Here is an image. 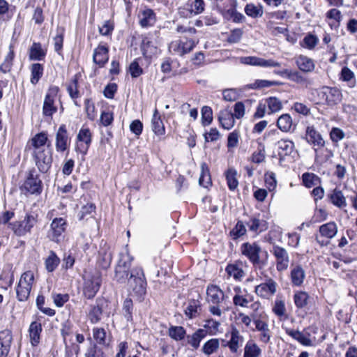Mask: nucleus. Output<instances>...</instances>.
<instances>
[{"label":"nucleus","mask_w":357,"mask_h":357,"mask_svg":"<svg viewBox=\"0 0 357 357\" xmlns=\"http://www.w3.org/2000/svg\"><path fill=\"white\" fill-rule=\"evenodd\" d=\"M22 192L31 195H39L43 190V183L35 168H32L26 173V179L20 187Z\"/></svg>","instance_id":"obj_3"},{"label":"nucleus","mask_w":357,"mask_h":357,"mask_svg":"<svg viewBox=\"0 0 357 357\" xmlns=\"http://www.w3.org/2000/svg\"><path fill=\"white\" fill-rule=\"evenodd\" d=\"M235 117L229 109H225L220 111L218 121L221 126L226 130L231 129L235 124Z\"/></svg>","instance_id":"obj_27"},{"label":"nucleus","mask_w":357,"mask_h":357,"mask_svg":"<svg viewBox=\"0 0 357 357\" xmlns=\"http://www.w3.org/2000/svg\"><path fill=\"white\" fill-rule=\"evenodd\" d=\"M13 342V335L10 330L0 331V357H8Z\"/></svg>","instance_id":"obj_20"},{"label":"nucleus","mask_w":357,"mask_h":357,"mask_svg":"<svg viewBox=\"0 0 357 357\" xmlns=\"http://www.w3.org/2000/svg\"><path fill=\"white\" fill-rule=\"evenodd\" d=\"M34 280L33 273L31 271L24 272L20 279L16 287L17 298L20 302L28 300Z\"/></svg>","instance_id":"obj_5"},{"label":"nucleus","mask_w":357,"mask_h":357,"mask_svg":"<svg viewBox=\"0 0 357 357\" xmlns=\"http://www.w3.org/2000/svg\"><path fill=\"white\" fill-rule=\"evenodd\" d=\"M15 58V52L12 45L9 46V52L4 58L3 63L0 65V71L3 73H8L11 70Z\"/></svg>","instance_id":"obj_36"},{"label":"nucleus","mask_w":357,"mask_h":357,"mask_svg":"<svg viewBox=\"0 0 357 357\" xmlns=\"http://www.w3.org/2000/svg\"><path fill=\"white\" fill-rule=\"evenodd\" d=\"M91 142L92 134L90 129L82 127L77 135L75 151L85 155L87 153Z\"/></svg>","instance_id":"obj_10"},{"label":"nucleus","mask_w":357,"mask_h":357,"mask_svg":"<svg viewBox=\"0 0 357 357\" xmlns=\"http://www.w3.org/2000/svg\"><path fill=\"white\" fill-rule=\"evenodd\" d=\"M240 250L241 254L247 257L254 266L262 268L266 264L265 260L260 259L261 248L257 243H244L241 245Z\"/></svg>","instance_id":"obj_4"},{"label":"nucleus","mask_w":357,"mask_h":357,"mask_svg":"<svg viewBox=\"0 0 357 357\" xmlns=\"http://www.w3.org/2000/svg\"><path fill=\"white\" fill-rule=\"evenodd\" d=\"M310 296L305 291H297L294 295V301L295 305L299 308H304L308 303Z\"/></svg>","instance_id":"obj_47"},{"label":"nucleus","mask_w":357,"mask_h":357,"mask_svg":"<svg viewBox=\"0 0 357 357\" xmlns=\"http://www.w3.org/2000/svg\"><path fill=\"white\" fill-rule=\"evenodd\" d=\"M152 130L157 135H162L165 134V126L159 116L158 110L155 109L151 120Z\"/></svg>","instance_id":"obj_42"},{"label":"nucleus","mask_w":357,"mask_h":357,"mask_svg":"<svg viewBox=\"0 0 357 357\" xmlns=\"http://www.w3.org/2000/svg\"><path fill=\"white\" fill-rule=\"evenodd\" d=\"M130 276V271H128L122 268L116 267L115 268V279L119 283H125L128 281Z\"/></svg>","instance_id":"obj_62"},{"label":"nucleus","mask_w":357,"mask_h":357,"mask_svg":"<svg viewBox=\"0 0 357 357\" xmlns=\"http://www.w3.org/2000/svg\"><path fill=\"white\" fill-rule=\"evenodd\" d=\"M318 95L328 106L338 104L342 100L341 91L335 87L324 86Z\"/></svg>","instance_id":"obj_14"},{"label":"nucleus","mask_w":357,"mask_h":357,"mask_svg":"<svg viewBox=\"0 0 357 357\" xmlns=\"http://www.w3.org/2000/svg\"><path fill=\"white\" fill-rule=\"evenodd\" d=\"M277 288V282L273 279L267 277L264 282L255 287V292L262 298L270 299L276 293Z\"/></svg>","instance_id":"obj_9"},{"label":"nucleus","mask_w":357,"mask_h":357,"mask_svg":"<svg viewBox=\"0 0 357 357\" xmlns=\"http://www.w3.org/2000/svg\"><path fill=\"white\" fill-rule=\"evenodd\" d=\"M220 323L213 319H209L205 321L204 328L211 335H215L219 332Z\"/></svg>","instance_id":"obj_53"},{"label":"nucleus","mask_w":357,"mask_h":357,"mask_svg":"<svg viewBox=\"0 0 357 357\" xmlns=\"http://www.w3.org/2000/svg\"><path fill=\"white\" fill-rule=\"evenodd\" d=\"M250 231L253 232H261L267 229V222L256 217L252 218L247 223Z\"/></svg>","instance_id":"obj_37"},{"label":"nucleus","mask_w":357,"mask_h":357,"mask_svg":"<svg viewBox=\"0 0 357 357\" xmlns=\"http://www.w3.org/2000/svg\"><path fill=\"white\" fill-rule=\"evenodd\" d=\"M204 0H188L187 4L179 8V14L183 17H190L202 13L204 10Z\"/></svg>","instance_id":"obj_15"},{"label":"nucleus","mask_w":357,"mask_h":357,"mask_svg":"<svg viewBox=\"0 0 357 357\" xmlns=\"http://www.w3.org/2000/svg\"><path fill=\"white\" fill-rule=\"evenodd\" d=\"M330 202L340 209H344L347 206V202L342 190L339 188L332 190L328 195Z\"/></svg>","instance_id":"obj_22"},{"label":"nucleus","mask_w":357,"mask_h":357,"mask_svg":"<svg viewBox=\"0 0 357 357\" xmlns=\"http://www.w3.org/2000/svg\"><path fill=\"white\" fill-rule=\"evenodd\" d=\"M101 275L99 272L89 275L86 279L84 287V295L88 299L93 298L98 291L101 284Z\"/></svg>","instance_id":"obj_7"},{"label":"nucleus","mask_w":357,"mask_h":357,"mask_svg":"<svg viewBox=\"0 0 357 357\" xmlns=\"http://www.w3.org/2000/svg\"><path fill=\"white\" fill-rule=\"evenodd\" d=\"M340 79L347 82V85L350 88H353L356 85V82L354 73L348 67L344 66L342 68Z\"/></svg>","instance_id":"obj_46"},{"label":"nucleus","mask_w":357,"mask_h":357,"mask_svg":"<svg viewBox=\"0 0 357 357\" xmlns=\"http://www.w3.org/2000/svg\"><path fill=\"white\" fill-rule=\"evenodd\" d=\"M168 335L176 342L184 340L186 336V330L180 326H171L167 331Z\"/></svg>","instance_id":"obj_35"},{"label":"nucleus","mask_w":357,"mask_h":357,"mask_svg":"<svg viewBox=\"0 0 357 357\" xmlns=\"http://www.w3.org/2000/svg\"><path fill=\"white\" fill-rule=\"evenodd\" d=\"M280 82L277 81H269L266 79H257L250 84V88L253 89L268 88L272 86H278Z\"/></svg>","instance_id":"obj_57"},{"label":"nucleus","mask_w":357,"mask_h":357,"mask_svg":"<svg viewBox=\"0 0 357 357\" xmlns=\"http://www.w3.org/2000/svg\"><path fill=\"white\" fill-rule=\"evenodd\" d=\"M246 233V228L243 224V222L241 220L238 221L234 228L230 231V236L234 239L236 240Z\"/></svg>","instance_id":"obj_59"},{"label":"nucleus","mask_w":357,"mask_h":357,"mask_svg":"<svg viewBox=\"0 0 357 357\" xmlns=\"http://www.w3.org/2000/svg\"><path fill=\"white\" fill-rule=\"evenodd\" d=\"M31 82L36 84L43 74V67L40 63H33L31 66Z\"/></svg>","instance_id":"obj_51"},{"label":"nucleus","mask_w":357,"mask_h":357,"mask_svg":"<svg viewBox=\"0 0 357 357\" xmlns=\"http://www.w3.org/2000/svg\"><path fill=\"white\" fill-rule=\"evenodd\" d=\"M285 332L288 335L291 337L295 340L298 341L302 345L308 347L312 345V342L309 337V334L308 335H306L299 331H296L291 328H286Z\"/></svg>","instance_id":"obj_30"},{"label":"nucleus","mask_w":357,"mask_h":357,"mask_svg":"<svg viewBox=\"0 0 357 357\" xmlns=\"http://www.w3.org/2000/svg\"><path fill=\"white\" fill-rule=\"evenodd\" d=\"M229 334V340H222V347H228L231 354H238L240 349L243 346L244 338L241 335L239 331L235 327H232Z\"/></svg>","instance_id":"obj_11"},{"label":"nucleus","mask_w":357,"mask_h":357,"mask_svg":"<svg viewBox=\"0 0 357 357\" xmlns=\"http://www.w3.org/2000/svg\"><path fill=\"white\" fill-rule=\"evenodd\" d=\"M298 68L305 73L312 72L314 69V63L312 59L301 55L296 59Z\"/></svg>","instance_id":"obj_38"},{"label":"nucleus","mask_w":357,"mask_h":357,"mask_svg":"<svg viewBox=\"0 0 357 357\" xmlns=\"http://www.w3.org/2000/svg\"><path fill=\"white\" fill-rule=\"evenodd\" d=\"M271 252L276 259V268L278 271L287 269L289 264V257L287 250L279 245H273Z\"/></svg>","instance_id":"obj_17"},{"label":"nucleus","mask_w":357,"mask_h":357,"mask_svg":"<svg viewBox=\"0 0 357 357\" xmlns=\"http://www.w3.org/2000/svg\"><path fill=\"white\" fill-rule=\"evenodd\" d=\"M261 349L252 341H248L244 347L243 357H261Z\"/></svg>","instance_id":"obj_41"},{"label":"nucleus","mask_w":357,"mask_h":357,"mask_svg":"<svg viewBox=\"0 0 357 357\" xmlns=\"http://www.w3.org/2000/svg\"><path fill=\"white\" fill-rule=\"evenodd\" d=\"M266 105H267L269 109V114L278 112L282 108L281 101L275 97H269L266 100Z\"/></svg>","instance_id":"obj_56"},{"label":"nucleus","mask_w":357,"mask_h":357,"mask_svg":"<svg viewBox=\"0 0 357 357\" xmlns=\"http://www.w3.org/2000/svg\"><path fill=\"white\" fill-rule=\"evenodd\" d=\"M139 23L143 28L153 26L157 20L156 14L153 10L145 6L139 13Z\"/></svg>","instance_id":"obj_19"},{"label":"nucleus","mask_w":357,"mask_h":357,"mask_svg":"<svg viewBox=\"0 0 357 357\" xmlns=\"http://www.w3.org/2000/svg\"><path fill=\"white\" fill-rule=\"evenodd\" d=\"M213 121V112L210 107L204 106L202 108V121L204 126H208Z\"/></svg>","instance_id":"obj_61"},{"label":"nucleus","mask_w":357,"mask_h":357,"mask_svg":"<svg viewBox=\"0 0 357 357\" xmlns=\"http://www.w3.org/2000/svg\"><path fill=\"white\" fill-rule=\"evenodd\" d=\"M305 139L307 142L318 148L324 146L325 142L320 133L313 126H307L305 131Z\"/></svg>","instance_id":"obj_25"},{"label":"nucleus","mask_w":357,"mask_h":357,"mask_svg":"<svg viewBox=\"0 0 357 357\" xmlns=\"http://www.w3.org/2000/svg\"><path fill=\"white\" fill-rule=\"evenodd\" d=\"M59 89L56 86H51L45 97L43 114L45 116H52L57 111V107L54 105V100L57 96Z\"/></svg>","instance_id":"obj_12"},{"label":"nucleus","mask_w":357,"mask_h":357,"mask_svg":"<svg viewBox=\"0 0 357 357\" xmlns=\"http://www.w3.org/2000/svg\"><path fill=\"white\" fill-rule=\"evenodd\" d=\"M59 263V258L53 251H51L49 257L45 260L46 269L49 272H52L56 268Z\"/></svg>","instance_id":"obj_55"},{"label":"nucleus","mask_w":357,"mask_h":357,"mask_svg":"<svg viewBox=\"0 0 357 357\" xmlns=\"http://www.w3.org/2000/svg\"><path fill=\"white\" fill-rule=\"evenodd\" d=\"M70 144V138L68 135L65 124L59 126L55 136V149L58 153L66 151Z\"/></svg>","instance_id":"obj_16"},{"label":"nucleus","mask_w":357,"mask_h":357,"mask_svg":"<svg viewBox=\"0 0 357 357\" xmlns=\"http://www.w3.org/2000/svg\"><path fill=\"white\" fill-rule=\"evenodd\" d=\"M202 311L200 301L192 299L188 301V305L185 309V314L189 319L197 317Z\"/></svg>","instance_id":"obj_31"},{"label":"nucleus","mask_w":357,"mask_h":357,"mask_svg":"<svg viewBox=\"0 0 357 357\" xmlns=\"http://www.w3.org/2000/svg\"><path fill=\"white\" fill-rule=\"evenodd\" d=\"M225 271L229 277H232L236 281H241L245 275V273L243 270V264L241 261L229 264Z\"/></svg>","instance_id":"obj_23"},{"label":"nucleus","mask_w":357,"mask_h":357,"mask_svg":"<svg viewBox=\"0 0 357 357\" xmlns=\"http://www.w3.org/2000/svg\"><path fill=\"white\" fill-rule=\"evenodd\" d=\"M225 176L229 190H234L238 185L236 171L233 168H230L225 172Z\"/></svg>","instance_id":"obj_49"},{"label":"nucleus","mask_w":357,"mask_h":357,"mask_svg":"<svg viewBox=\"0 0 357 357\" xmlns=\"http://www.w3.org/2000/svg\"><path fill=\"white\" fill-rule=\"evenodd\" d=\"M234 290L236 292L233 298L234 304L243 307H248V303L252 300V296L241 295L242 289L240 287H236Z\"/></svg>","instance_id":"obj_34"},{"label":"nucleus","mask_w":357,"mask_h":357,"mask_svg":"<svg viewBox=\"0 0 357 357\" xmlns=\"http://www.w3.org/2000/svg\"><path fill=\"white\" fill-rule=\"evenodd\" d=\"M37 222L36 216L31 213H26L24 218L20 221H15L10 224L14 233L18 236H25L31 233L32 228Z\"/></svg>","instance_id":"obj_6"},{"label":"nucleus","mask_w":357,"mask_h":357,"mask_svg":"<svg viewBox=\"0 0 357 357\" xmlns=\"http://www.w3.org/2000/svg\"><path fill=\"white\" fill-rule=\"evenodd\" d=\"M133 308L132 299L130 298H126L123 303L122 312L128 321L132 320Z\"/></svg>","instance_id":"obj_52"},{"label":"nucleus","mask_w":357,"mask_h":357,"mask_svg":"<svg viewBox=\"0 0 357 357\" xmlns=\"http://www.w3.org/2000/svg\"><path fill=\"white\" fill-rule=\"evenodd\" d=\"M102 310L99 305H94L91 307L89 313V319L92 324H96L101 319Z\"/></svg>","instance_id":"obj_58"},{"label":"nucleus","mask_w":357,"mask_h":357,"mask_svg":"<svg viewBox=\"0 0 357 357\" xmlns=\"http://www.w3.org/2000/svg\"><path fill=\"white\" fill-rule=\"evenodd\" d=\"M245 13L250 17L257 18L261 17L264 12L261 6H256L253 3H248L245 7Z\"/></svg>","instance_id":"obj_54"},{"label":"nucleus","mask_w":357,"mask_h":357,"mask_svg":"<svg viewBox=\"0 0 357 357\" xmlns=\"http://www.w3.org/2000/svg\"><path fill=\"white\" fill-rule=\"evenodd\" d=\"M305 276V271L300 266H296L291 271V279L294 285H301L303 282Z\"/></svg>","instance_id":"obj_43"},{"label":"nucleus","mask_w":357,"mask_h":357,"mask_svg":"<svg viewBox=\"0 0 357 357\" xmlns=\"http://www.w3.org/2000/svg\"><path fill=\"white\" fill-rule=\"evenodd\" d=\"M337 232V225L334 222H329L319 227L321 236L328 239L333 238Z\"/></svg>","instance_id":"obj_33"},{"label":"nucleus","mask_w":357,"mask_h":357,"mask_svg":"<svg viewBox=\"0 0 357 357\" xmlns=\"http://www.w3.org/2000/svg\"><path fill=\"white\" fill-rule=\"evenodd\" d=\"M132 260L133 257L130 256L128 252L121 253L120 255V259L116 267L122 268L123 269H126L128 271H130L132 270L130 269V267Z\"/></svg>","instance_id":"obj_50"},{"label":"nucleus","mask_w":357,"mask_h":357,"mask_svg":"<svg viewBox=\"0 0 357 357\" xmlns=\"http://www.w3.org/2000/svg\"><path fill=\"white\" fill-rule=\"evenodd\" d=\"M108 47L105 45H99L98 47L94 50L93 60L95 63L100 67L103 66L109 59Z\"/></svg>","instance_id":"obj_28"},{"label":"nucleus","mask_w":357,"mask_h":357,"mask_svg":"<svg viewBox=\"0 0 357 357\" xmlns=\"http://www.w3.org/2000/svg\"><path fill=\"white\" fill-rule=\"evenodd\" d=\"M253 323L255 326V331L259 333L258 337L260 342L267 344L270 342L272 333L269 328L267 320L261 314L259 317H253Z\"/></svg>","instance_id":"obj_13"},{"label":"nucleus","mask_w":357,"mask_h":357,"mask_svg":"<svg viewBox=\"0 0 357 357\" xmlns=\"http://www.w3.org/2000/svg\"><path fill=\"white\" fill-rule=\"evenodd\" d=\"M277 126L280 130L289 132L292 126L291 116L288 114L281 115L277 121Z\"/></svg>","instance_id":"obj_45"},{"label":"nucleus","mask_w":357,"mask_h":357,"mask_svg":"<svg viewBox=\"0 0 357 357\" xmlns=\"http://www.w3.org/2000/svg\"><path fill=\"white\" fill-rule=\"evenodd\" d=\"M67 91L73 99H77L79 97V91L78 90V81L75 76L67 86Z\"/></svg>","instance_id":"obj_60"},{"label":"nucleus","mask_w":357,"mask_h":357,"mask_svg":"<svg viewBox=\"0 0 357 357\" xmlns=\"http://www.w3.org/2000/svg\"><path fill=\"white\" fill-rule=\"evenodd\" d=\"M29 332L31 345L33 347L37 346L40 340V333L42 332L41 324L38 321L32 322L29 326Z\"/></svg>","instance_id":"obj_29"},{"label":"nucleus","mask_w":357,"mask_h":357,"mask_svg":"<svg viewBox=\"0 0 357 357\" xmlns=\"http://www.w3.org/2000/svg\"><path fill=\"white\" fill-rule=\"evenodd\" d=\"M277 73L280 75H285L290 80L295 82L296 83L301 84H305L307 82V79L305 78L304 77H303L297 71H291V70L285 69L283 71L277 72Z\"/></svg>","instance_id":"obj_44"},{"label":"nucleus","mask_w":357,"mask_h":357,"mask_svg":"<svg viewBox=\"0 0 357 357\" xmlns=\"http://www.w3.org/2000/svg\"><path fill=\"white\" fill-rule=\"evenodd\" d=\"M273 312L279 317L284 316L286 314L284 301L277 298L273 307Z\"/></svg>","instance_id":"obj_64"},{"label":"nucleus","mask_w":357,"mask_h":357,"mask_svg":"<svg viewBox=\"0 0 357 357\" xmlns=\"http://www.w3.org/2000/svg\"><path fill=\"white\" fill-rule=\"evenodd\" d=\"M303 185L307 188L316 186L321 183L320 178L313 173H304L302 175Z\"/></svg>","instance_id":"obj_48"},{"label":"nucleus","mask_w":357,"mask_h":357,"mask_svg":"<svg viewBox=\"0 0 357 357\" xmlns=\"http://www.w3.org/2000/svg\"><path fill=\"white\" fill-rule=\"evenodd\" d=\"M207 335V331L202 328L197 329L192 335H186L185 345H190L193 349L199 347L201 341Z\"/></svg>","instance_id":"obj_26"},{"label":"nucleus","mask_w":357,"mask_h":357,"mask_svg":"<svg viewBox=\"0 0 357 357\" xmlns=\"http://www.w3.org/2000/svg\"><path fill=\"white\" fill-rule=\"evenodd\" d=\"M46 55V52L43 50L40 43H33L29 50L30 60L41 61Z\"/></svg>","instance_id":"obj_40"},{"label":"nucleus","mask_w":357,"mask_h":357,"mask_svg":"<svg viewBox=\"0 0 357 357\" xmlns=\"http://www.w3.org/2000/svg\"><path fill=\"white\" fill-rule=\"evenodd\" d=\"M278 155L280 158L289 155L294 151V143L289 139H281L278 142Z\"/></svg>","instance_id":"obj_32"},{"label":"nucleus","mask_w":357,"mask_h":357,"mask_svg":"<svg viewBox=\"0 0 357 357\" xmlns=\"http://www.w3.org/2000/svg\"><path fill=\"white\" fill-rule=\"evenodd\" d=\"M210 174L208 172V167L205 163L202 165V174L199 178V183L200 185L207 188L210 183Z\"/></svg>","instance_id":"obj_63"},{"label":"nucleus","mask_w":357,"mask_h":357,"mask_svg":"<svg viewBox=\"0 0 357 357\" xmlns=\"http://www.w3.org/2000/svg\"><path fill=\"white\" fill-rule=\"evenodd\" d=\"M67 221L63 218H55L53 219L51 225L52 239L54 241L58 242L59 238L63 233L65 232L67 228Z\"/></svg>","instance_id":"obj_21"},{"label":"nucleus","mask_w":357,"mask_h":357,"mask_svg":"<svg viewBox=\"0 0 357 357\" xmlns=\"http://www.w3.org/2000/svg\"><path fill=\"white\" fill-rule=\"evenodd\" d=\"M220 348V340L212 338L206 341L202 346V351L207 356L218 351Z\"/></svg>","instance_id":"obj_39"},{"label":"nucleus","mask_w":357,"mask_h":357,"mask_svg":"<svg viewBox=\"0 0 357 357\" xmlns=\"http://www.w3.org/2000/svg\"><path fill=\"white\" fill-rule=\"evenodd\" d=\"M208 301L213 305H219L225 298L224 292L217 285H209L206 290Z\"/></svg>","instance_id":"obj_24"},{"label":"nucleus","mask_w":357,"mask_h":357,"mask_svg":"<svg viewBox=\"0 0 357 357\" xmlns=\"http://www.w3.org/2000/svg\"><path fill=\"white\" fill-rule=\"evenodd\" d=\"M50 146L45 132L36 134L26 146V149L31 151L35 164L42 173L47 172L52 163V152Z\"/></svg>","instance_id":"obj_1"},{"label":"nucleus","mask_w":357,"mask_h":357,"mask_svg":"<svg viewBox=\"0 0 357 357\" xmlns=\"http://www.w3.org/2000/svg\"><path fill=\"white\" fill-rule=\"evenodd\" d=\"M128 284L129 290L136 296L141 298L146 294V281L142 268H132Z\"/></svg>","instance_id":"obj_2"},{"label":"nucleus","mask_w":357,"mask_h":357,"mask_svg":"<svg viewBox=\"0 0 357 357\" xmlns=\"http://www.w3.org/2000/svg\"><path fill=\"white\" fill-rule=\"evenodd\" d=\"M241 63L245 65L261 66L264 68L279 67L280 63L273 59H264L257 56H244L240 59Z\"/></svg>","instance_id":"obj_18"},{"label":"nucleus","mask_w":357,"mask_h":357,"mask_svg":"<svg viewBox=\"0 0 357 357\" xmlns=\"http://www.w3.org/2000/svg\"><path fill=\"white\" fill-rule=\"evenodd\" d=\"M195 46L196 43L192 39L176 40L169 45V51L172 54L183 56L190 53Z\"/></svg>","instance_id":"obj_8"}]
</instances>
